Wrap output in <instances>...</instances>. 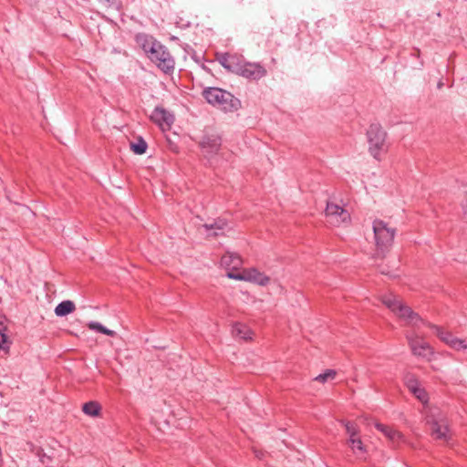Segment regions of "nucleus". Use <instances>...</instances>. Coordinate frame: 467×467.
I'll use <instances>...</instances> for the list:
<instances>
[{
  "instance_id": "obj_1",
  "label": "nucleus",
  "mask_w": 467,
  "mask_h": 467,
  "mask_svg": "<svg viewBox=\"0 0 467 467\" xmlns=\"http://www.w3.org/2000/svg\"><path fill=\"white\" fill-rule=\"evenodd\" d=\"M372 228L375 241V253L373 257L375 259H383L394 244L397 230L381 219L374 220Z\"/></svg>"
},
{
  "instance_id": "obj_2",
  "label": "nucleus",
  "mask_w": 467,
  "mask_h": 467,
  "mask_svg": "<svg viewBox=\"0 0 467 467\" xmlns=\"http://www.w3.org/2000/svg\"><path fill=\"white\" fill-rule=\"evenodd\" d=\"M380 300L384 306L407 324L417 325L419 322L426 323L418 313L405 305L398 296L394 295H385L381 296Z\"/></svg>"
},
{
  "instance_id": "obj_3",
  "label": "nucleus",
  "mask_w": 467,
  "mask_h": 467,
  "mask_svg": "<svg viewBox=\"0 0 467 467\" xmlns=\"http://www.w3.org/2000/svg\"><path fill=\"white\" fill-rule=\"evenodd\" d=\"M366 135L368 143V152L377 161H381L382 154L388 151L386 144L387 132L380 124L372 123L369 125Z\"/></svg>"
},
{
  "instance_id": "obj_4",
  "label": "nucleus",
  "mask_w": 467,
  "mask_h": 467,
  "mask_svg": "<svg viewBox=\"0 0 467 467\" xmlns=\"http://www.w3.org/2000/svg\"><path fill=\"white\" fill-rule=\"evenodd\" d=\"M202 96L209 104L223 110L236 109L239 102L230 92L215 87L204 88Z\"/></svg>"
},
{
  "instance_id": "obj_5",
  "label": "nucleus",
  "mask_w": 467,
  "mask_h": 467,
  "mask_svg": "<svg viewBox=\"0 0 467 467\" xmlns=\"http://www.w3.org/2000/svg\"><path fill=\"white\" fill-rule=\"evenodd\" d=\"M150 59L165 74H172L175 62L166 47L158 42H152L150 50Z\"/></svg>"
},
{
  "instance_id": "obj_6",
  "label": "nucleus",
  "mask_w": 467,
  "mask_h": 467,
  "mask_svg": "<svg viewBox=\"0 0 467 467\" xmlns=\"http://www.w3.org/2000/svg\"><path fill=\"white\" fill-rule=\"evenodd\" d=\"M325 215L330 223L337 227L343 223H349L351 222V216L348 210L329 201L327 202Z\"/></svg>"
},
{
  "instance_id": "obj_7",
  "label": "nucleus",
  "mask_w": 467,
  "mask_h": 467,
  "mask_svg": "<svg viewBox=\"0 0 467 467\" xmlns=\"http://www.w3.org/2000/svg\"><path fill=\"white\" fill-rule=\"evenodd\" d=\"M150 119L162 132L169 131L175 120L174 115L161 106L154 109Z\"/></svg>"
},
{
  "instance_id": "obj_8",
  "label": "nucleus",
  "mask_w": 467,
  "mask_h": 467,
  "mask_svg": "<svg viewBox=\"0 0 467 467\" xmlns=\"http://www.w3.org/2000/svg\"><path fill=\"white\" fill-rule=\"evenodd\" d=\"M408 344L411 352L418 357L430 359L434 355L433 348L422 337L417 335L407 336Z\"/></svg>"
},
{
  "instance_id": "obj_9",
  "label": "nucleus",
  "mask_w": 467,
  "mask_h": 467,
  "mask_svg": "<svg viewBox=\"0 0 467 467\" xmlns=\"http://www.w3.org/2000/svg\"><path fill=\"white\" fill-rule=\"evenodd\" d=\"M203 156L211 158L217 155L222 147V139L217 134H206L198 143Z\"/></svg>"
},
{
  "instance_id": "obj_10",
  "label": "nucleus",
  "mask_w": 467,
  "mask_h": 467,
  "mask_svg": "<svg viewBox=\"0 0 467 467\" xmlns=\"http://www.w3.org/2000/svg\"><path fill=\"white\" fill-rule=\"evenodd\" d=\"M404 384L421 403H428L429 395L414 374L408 372L404 376Z\"/></svg>"
},
{
  "instance_id": "obj_11",
  "label": "nucleus",
  "mask_w": 467,
  "mask_h": 467,
  "mask_svg": "<svg viewBox=\"0 0 467 467\" xmlns=\"http://www.w3.org/2000/svg\"><path fill=\"white\" fill-rule=\"evenodd\" d=\"M234 280L247 281L257 284L259 285H266L270 282V277L261 273L256 268H244L242 275H232Z\"/></svg>"
},
{
  "instance_id": "obj_12",
  "label": "nucleus",
  "mask_w": 467,
  "mask_h": 467,
  "mask_svg": "<svg viewBox=\"0 0 467 467\" xmlns=\"http://www.w3.org/2000/svg\"><path fill=\"white\" fill-rule=\"evenodd\" d=\"M237 73L245 78L258 80L264 78L267 71L259 63L244 62L238 67Z\"/></svg>"
},
{
  "instance_id": "obj_13",
  "label": "nucleus",
  "mask_w": 467,
  "mask_h": 467,
  "mask_svg": "<svg viewBox=\"0 0 467 467\" xmlns=\"http://www.w3.org/2000/svg\"><path fill=\"white\" fill-rule=\"evenodd\" d=\"M431 435L435 440L449 441L451 435L448 424L444 420H433L431 422Z\"/></svg>"
},
{
  "instance_id": "obj_14",
  "label": "nucleus",
  "mask_w": 467,
  "mask_h": 467,
  "mask_svg": "<svg viewBox=\"0 0 467 467\" xmlns=\"http://www.w3.org/2000/svg\"><path fill=\"white\" fill-rule=\"evenodd\" d=\"M375 427L393 442L399 443L400 441H403V434L392 427L384 425L382 423H376Z\"/></svg>"
},
{
  "instance_id": "obj_15",
  "label": "nucleus",
  "mask_w": 467,
  "mask_h": 467,
  "mask_svg": "<svg viewBox=\"0 0 467 467\" xmlns=\"http://www.w3.org/2000/svg\"><path fill=\"white\" fill-rule=\"evenodd\" d=\"M424 325L427 326L429 328L432 329L436 333L437 337L448 346L450 345L451 339H453L454 337V336L451 332L445 331L443 327L440 326L434 325L430 322L424 323Z\"/></svg>"
},
{
  "instance_id": "obj_16",
  "label": "nucleus",
  "mask_w": 467,
  "mask_h": 467,
  "mask_svg": "<svg viewBox=\"0 0 467 467\" xmlns=\"http://www.w3.org/2000/svg\"><path fill=\"white\" fill-rule=\"evenodd\" d=\"M348 445L355 454L363 455L367 452V449L361 440L360 433L354 436V438H349L348 440Z\"/></svg>"
},
{
  "instance_id": "obj_17",
  "label": "nucleus",
  "mask_w": 467,
  "mask_h": 467,
  "mask_svg": "<svg viewBox=\"0 0 467 467\" xmlns=\"http://www.w3.org/2000/svg\"><path fill=\"white\" fill-rule=\"evenodd\" d=\"M234 264L243 265L242 257L235 253H225L221 258V265L226 269H230Z\"/></svg>"
},
{
  "instance_id": "obj_18",
  "label": "nucleus",
  "mask_w": 467,
  "mask_h": 467,
  "mask_svg": "<svg viewBox=\"0 0 467 467\" xmlns=\"http://www.w3.org/2000/svg\"><path fill=\"white\" fill-rule=\"evenodd\" d=\"M229 226V222L227 219L223 217H217L213 220L212 223H204L202 224V228L206 232H210L212 230H218L223 232Z\"/></svg>"
},
{
  "instance_id": "obj_19",
  "label": "nucleus",
  "mask_w": 467,
  "mask_h": 467,
  "mask_svg": "<svg viewBox=\"0 0 467 467\" xmlns=\"http://www.w3.org/2000/svg\"><path fill=\"white\" fill-rule=\"evenodd\" d=\"M76 309L74 302L70 300H65L59 303L55 308V314L57 317H65Z\"/></svg>"
},
{
  "instance_id": "obj_20",
  "label": "nucleus",
  "mask_w": 467,
  "mask_h": 467,
  "mask_svg": "<svg viewBox=\"0 0 467 467\" xmlns=\"http://www.w3.org/2000/svg\"><path fill=\"white\" fill-rule=\"evenodd\" d=\"M82 411L90 417H99L101 412V406L97 401H88L83 404Z\"/></svg>"
},
{
  "instance_id": "obj_21",
  "label": "nucleus",
  "mask_w": 467,
  "mask_h": 467,
  "mask_svg": "<svg viewBox=\"0 0 467 467\" xmlns=\"http://www.w3.org/2000/svg\"><path fill=\"white\" fill-rule=\"evenodd\" d=\"M234 332L237 337L244 340H251L254 335L253 331L247 326L242 323H236L234 325Z\"/></svg>"
},
{
  "instance_id": "obj_22",
  "label": "nucleus",
  "mask_w": 467,
  "mask_h": 467,
  "mask_svg": "<svg viewBox=\"0 0 467 467\" xmlns=\"http://www.w3.org/2000/svg\"><path fill=\"white\" fill-rule=\"evenodd\" d=\"M130 149L138 155L146 152V141L142 137H139L136 141H130Z\"/></svg>"
},
{
  "instance_id": "obj_23",
  "label": "nucleus",
  "mask_w": 467,
  "mask_h": 467,
  "mask_svg": "<svg viewBox=\"0 0 467 467\" xmlns=\"http://www.w3.org/2000/svg\"><path fill=\"white\" fill-rule=\"evenodd\" d=\"M339 422L346 428L349 438H354V436L360 433L359 428L356 422L346 420H340Z\"/></svg>"
},
{
  "instance_id": "obj_24",
  "label": "nucleus",
  "mask_w": 467,
  "mask_h": 467,
  "mask_svg": "<svg viewBox=\"0 0 467 467\" xmlns=\"http://www.w3.org/2000/svg\"><path fill=\"white\" fill-rule=\"evenodd\" d=\"M87 326L90 330H94V331L102 333L107 336L113 337L115 335V331L105 327L99 322L91 321V322L88 323Z\"/></svg>"
},
{
  "instance_id": "obj_25",
  "label": "nucleus",
  "mask_w": 467,
  "mask_h": 467,
  "mask_svg": "<svg viewBox=\"0 0 467 467\" xmlns=\"http://www.w3.org/2000/svg\"><path fill=\"white\" fill-rule=\"evenodd\" d=\"M337 374V371L335 369H327L323 373L317 375L314 379V380L317 381V382H320V383H325L328 379H334L336 378Z\"/></svg>"
},
{
  "instance_id": "obj_26",
  "label": "nucleus",
  "mask_w": 467,
  "mask_h": 467,
  "mask_svg": "<svg viewBox=\"0 0 467 467\" xmlns=\"http://www.w3.org/2000/svg\"><path fill=\"white\" fill-rule=\"evenodd\" d=\"M450 348L455 350H465L467 349V344L464 339H461L458 337H453L449 345Z\"/></svg>"
},
{
  "instance_id": "obj_27",
  "label": "nucleus",
  "mask_w": 467,
  "mask_h": 467,
  "mask_svg": "<svg viewBox=\"0 0 467 467\" xmlns=\"http://www.w3.org/2000/svg\"><path fill=\"white\" fill-rule=\"evenodd\" d=\"M242 265H236L234 264L233 266L230 267V269H227V277L230 279H234L232 275H242L241 269Z\"/></svg>"
},
{
  "instance_id": "obj_28",
  "label": "nucleus",
  "mask_w": 467,
  "mask_h": 467,
  "mask_svg": "<svg viewBox=\"0 0 467 467\" xmlns=\"http://www.w3.org/2000/svg\"><path fill=\"white\" fill-rule=\"evenodd\" d=\"M223 235H224V233L222 231H218V230H212V231L208 232V234H207L208 238H216L218 236H223Z\"/></svg>"
},
{
  "instance_id": "obj_29",
  "label": "nucleus",
  "mask_w": 467,
  "mask_h": 467,
  "mask_svg": "<svg viewBox=\"0 0 467 467\" xmlns=\"http://www.w3.org/2000/svg\"><path fill=\"white\" fill-rule=\"evenodd\" d=\"M136 40H137L138 45H139L142 49H145V48H146V38H144V37H143V36H137Z\"/></svg>"
},
{
  "instance_id": "obj_30",
  "label": "nucleus",
  "mask_w": 467,
  "mask_h": 467,
  "mask_svg": "<svg viewBox=\"0 0 467 467\" xmlns=\"http://www.w3.org/2000/svg\"><path fill=\"white\" fill-rule=\"evenodd\" d=\"M170 149H171L173 152H178V151H179V147H178V145H176V144H172V143H171V145H170Z\"/></svg>"
},
{
  "instance_id": "obj_31",
  "label": "nucleus",
  "mask_w": 467,
  "mask_h": 467,
  "mask_svg": "<svg viewBox=\"0 0 467 467\" xmlns=\"http://www.w3.org/2000/svg\"><path fill=\"white\" fill-rule=\"evenodd\" d=\"M1 337H2V341H3L4 343H5V342H6V340H7V336H6L5 334H2V335H1Z\"/></svg>"
},
{
  "instance_id": "obj_32",
  "label": "nucleus",
  "mask_w": 467,
  "mask_h": 467,
  "mask_svg": "<svg viewBox=\"0 0 467 467\" xmlns=\"http://www.w3.org/2000/svg\"><path fill=\"white\" fill-rule=\"evenodd\" d=\"M379 272L383 275H389V270H385V269H380Z\"/></svg>"
},
{
  "instance_id": "obj_33",
  "label": "nucleus",
  "mask_w": 467,
  "mask_h": 467,
  "mask_svg": "<svg viewBox=\"0 0 467 467\" xmlns=\"http://www.w3.org/2000/svg\"><path fill=\"white\" fill-rule=\"evenodd\" d=\"M442 85H443V84H442V82H441V81H440V82L438 83V88H441V87H442Z\"/></svg>"
}]
</instances>
